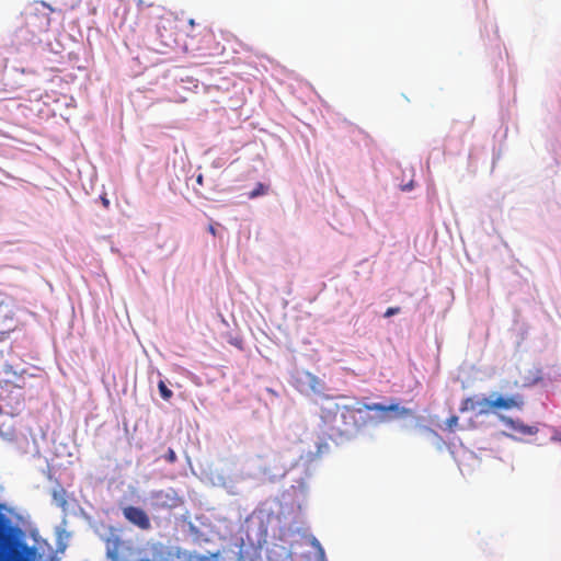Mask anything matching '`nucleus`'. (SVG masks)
Returning <instances> with one entry per match:
<instances>
[{"label": "nucleus", "mask_w": 561, "mask_h": 561, "mask_svg": "<svg viewBox=\"0 0 561 561\" xmlns=\"http://www.w3.org/2000/svg\"><path fill=\"white\" fill-rule=\"evenodd\" d=\"M203 182H204V176H203V174H198V175L196 176V183H197L198 185H203Z\"/></svg>", "instance_id": "nucleus-17"}, {"label": "nucleus", "mask_w": 561, "mask_h": 561, "mask_svg": "<svg viewBox=\"0 0 561 561\" xmlns=\"http://www.w3.org/2000/svg\"><path fill=\"white\" fill-rule=\"evenodd\" d=\"M208 231H209L213 236H216V228H215L213 225H209V226H208Z\"/></svg>", "instance_id": "nucleus-19"}, {"label": "nucleus", "mask_w": 561, "mask_h": 561, "mask_svg": "<svg viewBox=\"0 0 561 561\" xmlns=\"http://www.w3.org/2000/svg\"><path fill=\"white\" fill-rule=\"evenodd\" d=\"M307 377L309 386L313 392L320 393L324 389V382L320 378L310 373H307Z\"/></svg>", "instance_id": "nucleus-9"}, {"label": "nucleus", "mask_w": 561, "mask_h": 561, "mask_svg": "<svg viewBox=\"0 0 561 561\" xmlns=\"http://www.w3.org/2000/svg\"><path fill=\"white\" fill-rule=\"evenodd\" d=\"M164 459L170 463H174L178 460L175 451L172 448H169L164 455Z\"/></svg>", "instance_id": "nucleus-15"}, {"label": "nucleus", "mask_w": 561, "mask_h": 561, "mask_svg": "<svg viewBox=\"0 0 561 561\" xmlns=\"http://www.w3.org/2000/svg\"><path fill=\"white\" fill-rule=\"evenodd\" d=\"M340 398L343 397L340 396ZM336 399L339 397L323 394L320 403V420L329 436L334 439L350 438L357 431L370 424L386 423L413 415L411 409L400 407L398 403L390 405L370 403L354 408L341 405Z\"/></svg>", "instance_id": "nucleus-1"}, {"label": "nucleus", "mask_w": 561, "mask_h": 561, "mask_svg": "<svg viewBox=\"0 0 561 561\" xmlns=\"http://www.w3.org/2000/svg\"><path fill=\"white\" fill-rule=\"evenodd\" d=\"M15 328V305L11 297L0 294V333Z\"/></svg>", "instance_id": "nucleus-4"}, {"label": "nucleus", "mask_w": 561, "mask_h": 561, "mask_svg": "<svg viewBox=\"0 0 561 561\" xmlns=\"http://www.w3.org/2000/svg\"><path fill=\"white\" fill-rule=\"evenodd\" d=\"M188 23H190V25H192V26H194V24H195V22H194V20H193V19H191V20L188 21Z\"/></svg>", "instance_id": "nucleus-21"}, {"label": "nucleus", "mask_w": 561, "mask_h": 561, "mask_svg": "<svg viewBox=\"0 0 561 561\" xmlns=\"http://www.w3.org/2000/svg\"><path fill=\"white\" fill-rule=\"evenodd\" d=\"M525 404L524 397L519 393L503 397L497 396L494 400L483 398L480 400V414H488L497 410H522Z\"/></svg>", "instance_id": "nucleus-2"}, {"label": "nucleus", "mask_w": 561, "mask_h": 561, "mask_svg": "<svg viewBox=\"0 0 561 561\" xmlns=\"http://www.w3.org/2000/svg\"><path fill=\"white\" fill-rule=\"evenodd\" d=\"M139 561H153V560L147 558V559H141Z\"/></svg>", "instance_id": "nucleus-22"}, {"label": "nucleus", "mask_w": 561, "mask_h": 561, "mask_svg": "<svg viewBox=\"0 0 561 561\" xmlns=\"http://www.w3.org/2000/svg\"><path fill=\"white\" fill-rule=\"evenodd\" d=\"M159 392L162 399L170 400L173 396V392L167 387L163 380H160L158 383Z\"/></svg>", "instance_id": "nucleus-13"}, {"label": "nucleus", "mask_w": 561, "mask_h": 561, "mask_svg": "<svg viewBox=\"0 0 561 561\" xmlns=\"http://www.w3.org/2000/svg\"><path fill=\"white\" fill-rule=\"evenodd\" d=\"M268 187L263 183H257L255 187L248 194L250 199H254L256 197L263 196L267 193Z\"/></svg>", "instance_id": "nucleus-11"}, {"label": "nucleus", "mask_w": 561, "mask_h": 561, "mask_svg": "<svg viewBox=\"0 0 561 561\" xmlns=\"http://www.w3.org/2000/svg\"><path fill=\"white\" fill-rule=\"evenodd\" d=\"M459 425V417L457 415L449 416L445 422V431L454 432Z\"/></svg>", "instance_id": "nucleus-14"}, {"label": "nucleus", "mask_w": 561, "mask_h": 561, "mask_svg": "<svg viewBox=\"0 0 561 561\" xmlns=\"http://www.w3.org/2000/svg\"><path fill=\"white\" fill-rule=\"evenodd\" d=\"M410 188H412V183H410V184H408L407 186H404V188H403V190H410Z\"/></svg>", "instance_id": "nucleus-20"}, {"label": "nucleus", "mask_w": 561, "mask_h": 561, "mask_svg": "<svg viewBox=\"0 0 561 561\" xmlns=\"http://www.w3.org/2000/svg\"><path fill=\"white\" fill-rule=\"evenodd\" d=\"M32 554V548L24 542L16 541L2 556V561H31Z\"/></svg>", "instance_id": "nucleus-6"}, {"label": "nucleus", "mask_w": 561, "mask_h": 561, "mask_svg": "<svg viewBox=\"0 0 561 561\" xmlns=\"http://www.w3.org/2000/svg\"><path fill=\"white\" fill-rule=\"evenodd\" d=\"M400 311H401V309H400L399 307H389V308L386 310V312H385L383 317H385V318H390V317H392V316H394V314H398Z\"/></svg>", "instance_id": "nucleus-16"}, {"label": "nucleus", "mask_w": 561, "mask_h": 561, "mask_svg": "<svg viewBox=\"0 0 561 561\" xmlns=\"http://www.w3.org/2000/svg\"><path fill=\"white\" fill-rule=\"evenodd\" d=\"M101 201H102V205H103L105 208H108V206H110V201H108L106 197H101Z\"/></svg>", "instance_id": "nucleus-18"}, {"label": "nucleus", "mask_w": 561, "mask_h": 561, "mask_svg": "<svg viewBox=\"0 0 561 561\" xmlns=\"http://www.w3.org/2000/svg\"><path fill=\"white\" fill-rule=\"evenodd\" d=\"M43 9L46 8V5L43 3ZM27 25L32 27L33 32H46L49 28L50 25V15L49 13L42 11H36L33 13H30L27 16Z\"/></svg>", "instance_id": "nucleus-7"}, {"label": "nucleus", "mask_w": 561, "mask_h": 561, "mask_svg": "<svg viewBox=\"0 0 561 561\" xmlns=\"http://www.w3.org/2000/svg\"><path fill=\"white\" fill-rule=\"evenodd\" d=\"M478 405H480V401L469 397L461 401L459 410L460 412L474 411Z\"/></svg>", "instance_id": "nucleus-10"}, {"label": "nucleus", "mask_w": 561, "mask_h": 561, "mask_svg": "<svg viewBox=\"0 0 561 561\" xmlns=\"http://www.w3.org/2000/svg\"><path fill=\"white\" fill-rule=\"evenodd\" d=\"M123 515L130 524L137 526L141 530H148L151 528L148 514L140 507L126 506L123 508Z\"/></svg>", "instance_id": "nucleus-5"}, {"label": "nucleus", "mask_w": 561, "mask_h": 561, "mask_svg": "<svg viewBox=\"0 0 561 561\" xmlns=\"http://www.w3.org/2000/svg\"><path fill=\"white\" fill-rule=\"evenodd\" d=\"M501 420L512 430L523 434V435H535L538 432L536 426H529L523 424L520 421H515L511 417L502 416Z\"/></svg>", "instance_id": "nucleus-8"}, {"label": "nucleus", "mask_w": 561, "mask_h": 561, "mask_svg": "<svg viewBox=\"0 0 561 561\" xmlns=\"http://www.w3.org/2000/svg\"><path fill=\"white\" fill-rule=\"evenodd\" d=\"M191 45L193 49L204 56H213L221 50L215 33L207 27L203 28L197 35L191 36Z\"/></svg>", "instance_id": "nucleus-3"}, {"label": "nucleus", "mask_w": 561, "mask_h": 561, "mask_svg": "<svg viewBox=\"0 0 561 561\" xmlns=\"http://www.w3.org/2000/svg\"><path fill=\"white\" fill-rule=\"evenodd\" d=\"M112 545H113V548H111L110 545L107 546V557L110 559H112L113 561H118L119 554H118L117 549L121 546V541L118 539H116L112 542Z\"/></svg>", "instance_id": "nucleus-12"}]
</instances>
